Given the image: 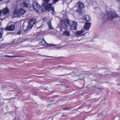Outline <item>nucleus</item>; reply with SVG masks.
<instances>
[{
	"label": "nucleus",
	"mask_w": 120,
	"mask_h": 120,
	"mask_svg": "<svg viewBox=\"0 0 120 120\" xmlns=\"http://www.w3.org/2000/svg\"><path fill=\"white\" fill-rule=\"evenodd\" d=\"M41 44L42 45L44 46H52L53 45H52L51 44H48L47 43L46 41L44 39H43L42 41L41 42Z\"/></svg>",
	"instance_id": "obj_5"
},
{
	"label": "nucleus",
	"mask_w": 120,
	"mask_h": 120,
	"mask_svg": "<svg viewBox=\"0 0 120 120\" xmlns=\"http://www.w3.org/2000/svg\"><path fill=\"white\" fill-rule=\"evenodd\" d=\"M47 24L49 26V29H53V28L51 25V23L50 21H49L47 22Z\"/></svg>",
	"instance_id": "obj_14"
},
{
	"label": "nucleus",
	"mask_w": 120,
	"mask_h": 120,
	"mask_svg": "<svg viewBox=\"0 0 120 120\" xmlns=\"http://www.w3.org/2000/svg\"><path fill=\"white\" fill-rule=\"evenodd\" d=\"M23 5L24 7L26 8H27L28 6V4L27 3L25 2L23 3Z\"/></svg>",
	"instance_id": "obj_18"
},
{
	"label": "nucleus",
	"mask_w": 120,
	"mask_h": 120,
	"mask_svg": "<svg viewBox=\"0 0 120 120\" xmlns=\"http://www.w3.org/2000/svg\"><path fill=\"white\" fill-rule=\"evenodd\" d=\"M107 19L109 20H112L113 18L116 17V13L112 11L108 12L107 14Z\"/></svg>",
	"instance_id": "obj_2"
},
{
	"label": "nucleus",
	"mask_w": 120,
	"mask_h": 120,
	"mask_svg": "<svg viewBox=\"0 0 120 120\" xmlns=\"http://www.w3.org/2000/svg\"><path fill=\"white\" fill-rule=\"evenodd\" d=\"M15 39H14V40H13V41H12V42L13 43L14 42H15Z\"/></svg>",
	"instance_id": "obj_29"
},
{
	"label": "nucleus",
	"mask_w": 120,
	"mask_h": 120,
	"mask_svg": "<svg viewBox=\"0 0 120 120\" xmlns=\"http://www.w3.org/2000/svg\"><path fill=\"white\" fill-rule=\"evenodd\" d=\"M51 10L52 11H54V7L52 8L51 7Z\"/></svg>",
	"instance_id": "obj_25"
},
{
	"label": "nucleus",
	"mask_w": 120,
	"mask_h": 120,
	"mask_svg": "<svg viewBox=\"0 0 120 120\" xmlns=\"http://www.w3.org/2000/svg\"><path fill=\"white\" fill-rule=\"evenodd\" d=\"M119 17H120V16H119Z\"/></svg>",
	"instance_id": "obj_37"
},
{
	"label": "nucleus",
	"mask_w": 120,
	"mask_h": 120,
	"mask_svg": "<svg viewBox=\"0 0 120 120\" xmlns=\"http://www.w3.org/2000/svg\"><path fill=\"white\" fill-rule=\"evenodd\" d=\"M64 23L65 25L67 27H68L70 25V20L67 19H65L64 22Z\"/></svg>",
	"instance_id": "obj_9"
},
{
	"label": "nucleus",
	"mask_w": 120,
	"mask_h": 120,
	"mask_svg": "<svg viewBox=\"0 0 120 120\" xmlns=\"http://www.w3.org/2000/svg\"><path fill=\"white\" fill-rule=\"evenodd\" d=\"M32 6L34 9L37 12L40 13H42L43 10L42 8L37 2L35 1L33 2Z\"/></svg>",
	"instance_id": "obj_1"
},
{
	"label": "nucleus",
	"mask_w": 120,
	"mask_h": 120,
	"mask_svg": "<svg viewBox=\"0 0 120 120\" xmlns=\"http://www.w3.org/2000/svg\"><path fill=\"white\" fill-rule=\"evenodd\" d=\"M63 35L67 36H69L70 35V33L69 32L67 31H64Z\"/></svg>",
	"instance_id": "obj_15"
},
{
	"label": "nucleus",
	"mask_w": 120,
	"mask_h": 120,
	"mask_svg": "<svg viewBox=\"0 0 120 120\" xmlns=\"http://www.w3.org/2000/svg\"><path fill=\"white\" fill-rule=\"evenodd\" d=\"M83 30H79L76 32V35L79 36H82L84 35L83 33Z\"/></svg>",
	"instance_id": "obj_10"
},
{
	"label": "nucleus",
	"mask_w": 120,
	"mask_h": 120,
	"mask_svg": "<svg viewBox=\"0 0 120 120\" xmlns=\"http://www.w3.org/2000/svg\"><path fill=\"white\" fill-rule=\"evenodd\" d=\"M49 0H44L43 1V3L44 5L47 4L49 2Z\"/></svg>",
	"instance_id": "obj_19"
},
{
	"label": "nucleus",
	"mask_w": 120,
	"mask_h": 120,
	"mask_svg": "<svg viewBox=\"0 0 120 120\" xmlns=\"http://www.w3.org/2000/svg\"><path fill=\"white\" fill-rule=\"evenodd\" d=\"M20 31H19V32H18L17 33V34H20Z\"/></svg>",
	"instance_id": "obj_27"
},
{
	"label": "nucleus",
	"mask_w": 120,
	"mask_h": 120,
	"mask_svg": "<svg viewBox=\"0 0 120 120\" xmlns=\"http://www.w3.org/2000/svg\"><path fill=\"white\" fill-rule=\"evenodd\" d=\"M83 18V19L87 21H89L90 20V19L89 15H85L84 16Z\"/></svg>",
	"instance_id": "obj_13"
},
{
	"label": "nucleus",
	"mask_w": 120,
	"mask_h": 120,
	"mask_svg": "<svg viewBox=\"0 0 120 120\" xmlns=\"http://www.w3.org/2000/svg\"><path fill=\"white\" fill-rule=\"evenodd\" d=\"M5 28L6 30L13 31L15 29V26L13 25L10 26H7Z\"/></svg>",
	"instance_id": "obj_7"
},
{
	"label": "nucleus",
	"mask_w": 120,
	"mask_h": 120,
	"mask_svg": "<svg viewBox=\"0 0 120 120\" xmlns=\"http://www.w3.org/2000/svg\"><path fill=\"white\" fill-rule=\"evenodd\" d=\"M76 5H78V7L80 9H82L84 7L83 4L80 1H79Z\"/></svg>",
	"instance_id": "obj_12"
},
{
	"label": "nucleus",
	"mask_w": 120,
	"mask_h": 120,
	"mask_svg": "<svg viewBox=\"0 0 120 120\" xmlns=\"http://www.w3.org/2000/svg\"><path fill=\"white\" fill-rule=\"evenodd\" d=\"M2 11V12L3 14H5L8 13L9 11V10L8 8L6 7L3 10H1Z\"/></svg>",
	"instance_id": "obj_11"
},
{
	"label": "nucleus",
	"mask_w": 120,
	"mask_h": 120,
	"mask_svg": "<svg viewBox=\"0 0 120 120\" xmlns=\"http://www.w3.org/2000/svg\"><path fill=\"white\" fill-rule=\"evenodd\" d=\"M99 89H100L101 90H102V88H100Z\"/></svg>",
	"instance_id": "obj_33"
},
{
	"label": "nucleus",
	"mask_w": 120,
	"mask_h": 120,
	"mask_svg": "<svg viewBox=\"0 0 120 120\" xmlns=\"http://www.w3.org/2000/svg\"><path fill=\"white\" fill-rule=\"evenodd\" d=\"M118 88L120 89V85L118 84Z\"/></svg>",
	"instance_id": "obj_28"
},
{
	"label": "nucleus",
	"mask_w": 120,
	"mask_h": 120,
	"mask_svg": "<svg viewBox=\"0 0 120 120\" xmlns=\"http://www.w3.org/2000/svg\"><path fill=\"white\" fill-rule=\"evenodd\" d=\"M70 109L68 108H63V110H69Z\"/></svg>",
	"instance_id": "obj_24"
},
{
	"label": "nucleus",
	"mask_w": 120,
	"mask_h": 120,
	"mask_svg": "<svg viewBox=\"0 0 120 120\" xmlns=\"http://www.w3.org/2000/svg\"><path fill=\"white\" fill-rule=\"evenodd\" d=\"M25 12V11L22 9H20L19 11L20 14L22 15L24 14Z\"/></svg>",
	"instance_id": "obj_16"
},
{
	"label": "nucleus",
	"mask_w": 120,
	"mask_h": 120,
	"mask_svg": "<svg viewBox=\"0 0 120 120\" xmlns=\"http://www.w3.org/2000/svg\"><path fill=\"white\" fill-rule=\"evenodd\" d=\"M120 3V0H116Z\"/></svg>",
	"instance_id": "obj_31"
},
{
	"label": "nucleus",
	"mask_w": 120,
	"mask_h": 120,
	"mask_svg": "<svg viewBox=\"0 0 120 120\" xmlns=\"http://www.w3.org/2000/svg\"><path fill=\"white\" fill-rule=\"evenodd\" d=\"M29 28H30V27H29V26H28V27H27L26 28V30H26V31H27V30H28V29H29Z\"/></svg>",
	"instance_id": "obj_26"
},
{
	"label": "nucleus",
	"mask_w": 120,
	"mask_h": 120,
	"mask_svg": "<svg viewBox=\"0 0 120 120\" xmlns=\"http://www.w3.org/2000/svg\"><path fill=\"white\" fill-rule=\"evenodd\" d=\"M36 21V19L34 18H32L30 21L29 24L30 29L32 28L33 26L35 24Z\"/></svg>",
	"instance_id": "obj_4"
},
{
	"label": "nucleus",
	"mask_w": 120,
	"mask_h": 120,
	"mask_svg": "<svg viewBox=\"0 0 120 120\" xmlns=\"http://www.w3.org/2000/svg\"><path fill=\"white\" fill-rule=\"evenodd\" d=\"M76 8V7H74V8Z\"/></svg>",
	"instance_id": "obj_35"
},
{
	"label": "nucleus",
	"mask_w": 120,
	"mask_h": 120,
	"mask_svg": "<svg viewBox=\"0 0 120 120\" xmlns=\"http://www.w3.org/2000/svg\"><path fill=\"white\" fill-rule=\"evenodd\" d=\"M53 4L52 3V4L49 3L46 6H45L44 8L47 11H49L51 9L52 5Z\"/></svg>",
	"instance_id": "obj_6"
},
{
	"label": "nucleus",
	"mask_w": 120,
	"mask_h": 120,
	"mask_svg": "<svg viewBox=\"0 0 120 120\" xmlns=\"http://www.w3.org/2000/svg\"><path fill=\"white\" fill-rule=\"evenodd\" d=\"M8 55H5V56H4V57H8Z\"/></svg>",
	"instance_id": "obj_30"
},
{
	"label": "nucleus",
	"mask_w": 120,
	"mask_h": 120,
	"mask_svg": "<svg viewBox=\"0 0 120 120\" xmlns=\"http://www.w3.org/2000/svg\"><path fill=\"white\" fill-rule=\"evenodd\" d=\"M19 56H8V57L10 58H11L12 57H19Z\"/></svg>",
	"instance_id": "obj_22"
},
{
	"label": "nucleus",
	"mask_w": 120,
	"mask_h": 120,
	"mask_svg": "<svg viewBox=\"0 0 120 120\" xmlns=\"http://www.w3.org/2000/svg\"><path fill=\"white\" fill-rule=\"evenodd\" d=\"M2 0H0V1H1Z\"/></svg>",
	"instance_id": "obj_36"
},
{
	"label": "nucleus",
	"mask_w": 120,
	"mask_h": 120,
	"mask_svg": "<svg viewBox=\"0 0 120 120\" xmlns=\"http://www.w3.org/2000/svg\"><path fill=\"white\" fill-rule=\"evenodd\" d=\"M1 32H0V38H1L2 37V35L3 34V28H1Z\"/></svg>",
	"instance_id": "obj_17"
},
{
	"label": "nucleus",
	"mask_w": 120,
	"mask_h": 120,
	"mask_svg": "<svg viewBox=\"0 0 120 120\" xmlns=\"http://www.w3.org/2000/svg\"><path fill=\"white\" fill-rule=\"evenodd\" d=\"M81 11V9L80 8H77L76 10L75 11L79 14H80Z\"/></svg>",
	"instance_id": "obj_21"
},
{
	"label": "nucleus",
	"mask_w": 120,
	"mask_h": 120,
	"mask_svg": "<svg viewBox=\"0 0 120 120\" xmlns=\"http://www.w3.org/2000/svg\"><path fill=\"white\" fill-rule=\"evenodd\" d=\"M4 56H0V57H2V58H3V57Z\"/></svg>",
	"instance_id": "obj_32"
},
{
	"label": "nucleus",
	"mask_w": 120,
	"mask_h": 120,
	"mask_svg": "<svg viewBox=\"0 0 120 120\" xmlns=\"http://www.w3.org/2000/svg\"><path fill=\"white\" fill-rule=\"evenodd\" d=\"M91 24V23L90 22L85 23V25L84 26V29L86 30H89L90 28Z\"/></svg>",
	"instance_id": "obj_8"
},
{
	"label": "nucleus",
	"mask_w": 120,
	"mask_h": 120,
	"mask_svg": "<svg viewBox=\"0 0 120 120\" xmlns=\"http://www.w3.org/2000/svg\"><path fill=\"white\" fill-rule=\"evenodd\" d=\"M59 0H53L52 3H53V4H55Z\"/></svg>",
	"instance_id": "obj_23"
},
{
	"label": "nucleus",
	"mask_w": 120,
	"mask_h": 120,
	"mask_svg": "<svg viewBox=\"0 0 120 120\" xmlns=\"http://www.w3.org/2000/svg\"><path fill=\"white\" fill-rule=\"evenodd\" d=\"M15 14H17L19 12V10L17 9H15L13 12Z\"/></svg>",
	"instance_id": "obj_20"
},
{
	"label": "nucleus",
	"mask_w": 120,
	"mask_h": 120,
	"mask_svg": "<svg viewBox=\"0 0 120 120\" xmlns=\"http://www.w3.org/2000/svg\"><path fill=\"white\" fill-rule=\"evenodd\" d=\"M64 115L63 116H62V117H64Z\"/></svg>",
	"instance_id": "obj_34"
},
{
	"label": "nucleus",
	"mask_w": 120,
	"mask_h": 120,
	"mask_svg": "<svg viewBox=\"0 0 120 120\" xmlns=\"http://www.w3.org/2000/svg\"><path fill=\"white\" fill-rule=\"evenodd\" d=\"M77 23L74 21L71 22L70 23V28L71 30H76L77 29Z\"/></svg>",
	"instance_id": "obj_3"
}]
</instances>
